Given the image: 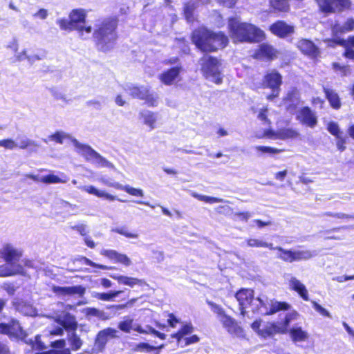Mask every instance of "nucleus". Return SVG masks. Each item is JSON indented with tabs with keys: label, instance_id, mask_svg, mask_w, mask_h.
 Returning <instances> with one entry per match:
<instances>
[{
	"label": "nucleus",
	"instance_id": "f257e3e1",
	"mask_svg": "<svg viewBox=\"0 0 354 354\" xmlns=\"http://www.w3.org/2000/svg\"><path fill=\"white\" fill-rule=\"evenodd\" d=\"M239 302L241 314L245 316L247 314L246 308L250 307L254 313L262 315H272L279 310H287L290 305L286 302L270 300L263 301L261 298L254 299L253 290L242 288L235 295Z\"/></svg>",
	"mask_w": 354,
	"mask_h": 354
},
{
	"label": "nucleus",
	"instance_id": "f03ea898",
	"mask_svg": "<svg viewBox=\"0 0 354 354\" xmlns=\"http://www.w3.org/2000/svg\"><path fill=\"white\" fill-rule=\"evenodd\" d=\"M193 43L203 52L215 51L225 47L228 38L223 32H214L205 28L195 30L192 36Z\"/></svg>",
	"mask_w": 354,
	"mask_h": 354
},
{
	"label": "nucleus",
	"instance_id": "7ed1b4c3",
	"mask_svg": "<svg viewBox=\"0 0 354 354\" xmlns=\"http://www.w3.org/2000/svg\"><path fill=\"white\" fill-rule=\"evenodd\" d=\"M230 36L234 42H257L263 38V32L256 26L241 22L238 18L228 20Z\"/></svg>",
	"mask_w": 354,
	"mask_h": 354
},
{
	"label": "nucleus",
	"instance_id": "20e7f679",
	"mask_svg": "<svg viewBox=\"0 0 354 354\" xmlns=\"http://www.w3.org/2000/svg\"><path fill=\"white\" fill-rule=\"evenodd\" d=\"M116 21L106 19L97 25V28L93 32L97 48L104 52L112 49L116 41Z\"/></svg>",
	"mask_w": 354,
	"mask_h": 354
},
{
	"label": "nucleus",
	"instance_id": "39448f33",
	"mask_svg": "<svg viewBox=\"0 0 354 354\" xmlns=\"http://www.w3.org/2000/svg\"><path fill=\"white\" fill-rule=\"evenodd\" d=\"M86 12L83 9H74L70 15L69 19H59L57 24L62 30L72 31L77 30L79 36L84 39L89 37V35L92 32L91 26H84L82 23L85 21Z\"/></svg>",
	"mask_w": 354,
	"mask_h": 354
},
{
	"label": "nucleus",
	"instance_id": "423d86ee",
	"mask_svg": "<svg viewBox=\"0 0 354 354\" xmlns=\"http://www.w3.org/2000/svg\"><path fill=\"white\" fill-rule=\"evenodd\" d=\"M207 304L228 333L238 337L244 336L243 329L239 325L235 319L225 313V310L220 305L209 301Z\"/></svg>",
	"mask_w": 354,
	"mask_h": 354
},
{
	"label": "nucleus",
	"instance_id": "0eeeda50",
	"mask_svg": "<svg viewBox=\"0 0 354 354\" xmlns=\"http://www.w3.org/2000/svg\"><path fill=\"white\" fill-rule=\"evenodd\" d=\"M201 71L204 76L210 81L219 84L222 82L219 60L209 55H204L199 60Z\"/></svg>",
	"mask_w": 354,
	"mask_h": 354
},
{
	"label": "nucleus",
	"instance_id": "6e6552de",
	"mask_svg": "<svg viewBox=\"0 0 354 354\" xmlns=\"http://www.w3.org/2000/svg\"><path fill=\"white\" fill-rule=\"evenodd\" d=\"M297 313L296 312L289 313L286 315L283 322L266 323L261 326L259 330V336L263 338L272 337L278 333H285L290 322L296 319Z\"/></svg>",
	"mask_w": 354,
	"mask_h": 354
},
{
	"label": "nucleus",
	"instance_id": "1a4fd4ad",
	"mask_svg": "<svg viewBox=\"0 0 354 354\" xmlns=\"http://www.w3.org/2000/svg\"><path fill=\"white\" fill-rule=\"evenodd\" d=\"M124 90L133 97L145 100L149 106L158 105V97L150 93L147 86H137L132 84H128L125 86Z\"/></svg>",
	"mask_w": 354,
	"mask_h": 354
},
{
	"label": "nucleus",
	"instance_id": "9d476101",
	"mask_svg": "<svg viewBox=\"0 0 354 354\" xmlns=\"http://www.w3.org/2000/svg\"><path fill=\"white\" fill-rule=\"evenodd\" d=\"M319 10L324 14L341 12L351 7L350 0H315Z\"/></svg>",
	"mask_w": 354,
	"mask_h": 354
},
{
	"label": "nucleus",
	"instance_id": "9b49d317",
	"mask_svg": "<svg viewBox=\"0 0 354 354\" xmlns=\"http://www.w3.org/2000/svg\"><path fill=\"white\" fill-rule=\"evenodd\" d=\"M282 83L281 75L276 71H272L268 73L263 79V84L265 86L272 89V94L268 95L267 98L272 100L279 95V87Z\"/></svg>",
	"mask_w": 354,
	"mask_h": 354
},
{
	"label": "nucleus",
	"instance_id": "f8f14e48",
	"mask_svg": "<svg viewBox=\"0 0 354 354\" xmlns=\"http://www.w3.org/2000/svg\"><path fill=\"white\" fill-rule=\"evenodd\" d=\"M5 305L3 300L0 299V310ZM0 333L6 334L10 336L20 337L24 335V331L19 323L15 319H12L8 324H0Z\"/></svg>",
	"mask_w": 354,
	"mask_h": 354
},
{
	"label": "nucleus",
	"instance_id": "ddd939ff",
	"mask_svg": "<svg viewBox=\"0 0 354 354\" xmlns=\"http://www.w3.org/2000/svg\"><path fill=\"white\" fill-rule=\"evenodd\" d=\"M118 331L113 328H107L100 330L95 338V346L98 351H102L111 338L118 337Z\"/></svg>",
	"mask_w": 354,
	"mask_h": 354
},
{
	"label": "nucleus",
	"instance_id": "4468645a",
	"mask_svg": "<svg viewBox=\"0 0 354 354\" xmlns=\"http://www.w3.org/2000/svg\"><path fill=\"white\" fill-rule=\"evenodd\" d=\"M297 119L304 125L314 128L317 124V117L309 107L301 109L297 115Z\"/></svg>",
	"mask_w": 354,
	"mask_h": 354
},
{
	"label": "nucleus",
	"instance_id": "2eb2a0df",
	"mask_svg": "<svg viewBox=\"0 0 354 354\" xmlns=\"http://www.w3.org/2000/svg\"><path fill=\"white\" fill-rule=\"evenodd\" d=\"M53 291L57 296L62 297L72 296L75 295L82 297L86 292V288L80 285L73 286H55L53 287Z\"/></svg>",
	"mask_w": 354,
	"mask_h": 354
},
{
	"label": "nucleus",
	"instance_id": "dca6fc26",
	"mask_svg": "<svg viewBox=\"0 0 354 354\" xmlns=\"http://www.w3.org/2000/svg\"><path fill=\"white\" fill-rule=\"evenodd\" d=\"M285 278L288 281L289 288L291 290L297 292L304 300H309L308 292L304 284L290 274H286Z\"/></svg>",
	"mask_w": 354,
	"mask_h": 354
},
{
	"label": "nucleus",
	"instance_id": "f3484780",
	"mask_svg": "<svg viewBox=\"0 0 354 354\" xmlns=\"http://www.w3.org/2000/svg\"><path fill=\"white\" fill-rule=\"evenodd\" d=\"M56 322L68 333L76 330L77 328V322L75 317L69 313H63L59 315L56 318Z\"/></svg>",
	"mask_w": 354,
	"mask_h": 354
},
{
	"label": "nucleus",
	"instance_id": "a211bd4d",
	"mask_svg": "<svg viewBox=\"0 0 354 354\" xmlns=\"http://www.w3.org/2000/svg\"><path fill=\"white\" fill-rule=\"evenodd\" d=\"M1 254L6 263L18 264L17 262L21 257L22 252L12 245L8 244L1 249Z\"/></svg>",
	"mask_w": 354,
	"mask_h": 354
},
{
	"label": "nucleus",
	"instance_id": "6ab92c4d",
	"mask_svg": "<svg viewBox=\"0 0 354 354\" xmlns=\"http://www.w3.org/2000/svg\"><path fill=\"white\" fill-rule=\"evenodd\" d=\"M297 47L302 53L312 59L317 58L320 54L318 47L312 41L308 39H304L299 41Z\"/></svg>",
	"mask_w": 354,
	"mask_h": 354
},
{
	"label": "nucleus",
	"instance_id": "aec40b11",
	"mask_svg": "<svg viewBox=\"0 0 354 354\" xmlns=\"http://www.w3.org/2000/svg\"><path fill=\"white\" fill-rule=\"evenodd\" d=\"M270 31L280 37H285L294 32V27L284 21H277L270 27Z\"/></svg>",
	"mask_w": 354,
	"mask_h": 354
},
{
	"label": "nucleus",
	"instance_id": "412c9836",
	"mask_svg": "<svg viewBox=\"0 0 354 354\" xmlns=\"http://www.w3.org/2000/svg\"><path fill=\"white\" fill-rule=\"evenodd\" d=\"M182 70L181 66H174L167 71H163L159 75V80L162 83L165 85L169 86L173 84L174 81L178 77L180 71Z\"/></svg>",
	"mask_w": 354,
	"mask_h": 354
},
{
	"label": "nucleus",
	"instance_id": "4be33fe9",
	"mask_svg": "<svg viewBox=\"0 0 354 354\" xmlns=\"http://www.w3.org/2000/svg\"><path fill=\"white\" fill-rule=\"evenodd\" d=\"M13 306L17 311L26 316H35L36 309L29 303L20 299H15Z\"/></svg>",
	"mask_w": 354,
	"mask_h": 354
},
{
	"label": "nucleus",
	"instance_id": "5701e85b",
	"mask_svg": "<svg viewBox=\"0 0 354 354\" xmlns=\"http://www.w3.org/2000/svg\"><path fill=\"white\" fill-rule=\"evenodd\" d=\"M265 135L268 138L274 137L281 140H286L290 138H295L299 136V133L291 128L281 129L274 133L271 130L265 131Z\"/></svg>",
	"mask_w": 354,
	"mask_h": 354
},
{
	"label": "nucleus",
	"instance_id": "b1692460",
	"mask_svg": "<svg viewBox=\"0 0 354 354\" xmlns=\"http://www.w3.org/2000/svg\"><path fill=\"white\" fill-rule=\"evenodd\" d=\"M71 140L75 148L77 153L85 158L88 161L92 159L95 151L91 146L80 143L77 139L71 138Z\"/></svg>",
	"mask_w": 354,
	"mask_h": 354
},
{
	"label": "nucleus",
	"instance_id": "393cba45",
	"mask_svg": "<svg viewBox=\"0 0 354 354\" xmlns=\"http://www.w3.org/2000/svg\"><path fill=\"white\" fill-rule=\"evenodd\" d=\"M276 50L274 48L268 44H262L259 46V48L256 50L254 57L257 59H272L275 56Z\"/></svg>",
	"mask_w": 354,
	"mask_h": 354
},
{
	"label": "nucleus",
	"instance_id": "a878e982",
	"mask_svg": "<svg viewBox=\"0 0 354 354\" xmlns=\"http://www.w3.org/2000/svg\"><path fill=\"white\" fill-rule=\"evenodd\" d=\"M23 272L24 268L20 264L6 263L0 266V277H1L21 274Z\"/></svg>",
	"mask_w": 354,
	"mask_h": 354
},
{
	"label": "nucleus",
	"instance_id": "bb28decb",
	"mask_svg": "<svg viewBox=\"0 0 354 354\" xmlns=\"http://www.w3.org/2000/svg\"><path fill=\"white\" fill-rule=\"evenodd\" d=\"M110 277L112 279L117 280L118 283L128 286L131 288H133L136 285L142 286L145 283V281L142 279L130 277L128 276L120 275L118 274H110Z\"/></svg>",
	"mask_w": 354,
	"mask_h": 354
},
{
	"label": "nucleus",
	"instance_id": "cd10ccee",
	"mask_svg": "<svg viewBox=\"0 0 354 354\" xmlns=\"http://www.w3.org/2000/svg\"><path fill=\"white\" fill-rule=\"evenodd\" d=\"M140 118L142 119L145 124L150 129H155V124L158 118V114L149 110H142L139 113Z\"/></svg>",
	"mask_w": 354,
	"mask_h": 354
},
{
	"label": "nucleus",
	"instance_id": "c85d7f7f",
	"mask_svg": "<svg viewBox=\"0 0 354 354\" xmlns=\"http://www.w3.org/2000/svg\"><path fill=\"white\" fill-rule=\"evenodd\" d=\"M80 189L90 194L95 195L100 198H104L110 201L115 200V196L106 193L104 191L99 190L93 185H84L77 187Z\"/></svg>",
	"mask_w": 354,
	"mask_h": 354
},
{
	"label": "nucleus",
	"instance_id": "c756f323",
	"mask_svg": "<svg viewBox=\"0 0 354 354\" xmlns=\"http://www.w3.org/2000/svg\"><path fill=\"white\" fill-rule=\"evenodd\" d=\"M354 30V19L348 18L343 24L335 23L332 28L333 32L335 34H342L351 32Z\"/></svg>",
	"mask_w": 354,
	"mask_h": 354
},
{
	"label": "nucleus",
	"instance_id": "7c9ffc66",
	"mask_svg": "<svg viewBox=\"0 0 354 354\" xmlns=\"http://www.w3.org/2000/svg\"><path fill=\"white\" fill-rule=\"evenodd\" d=\"M18 142L17 147L21 149H29L30 151L35 152L37 151V148L39 147V145L36 143L34 140L27 138L26 137H18L17 138Z\"/></svg>",
	"mask_w": 354,
	"mask_h": 354
},
{
	"label": "nucleus",
	"instance_id": "2f4dec72",
	"mask_svg": "<svg viewBox=\"0 0 354 354\" xmlns=\"http://www.w3.org/2000/svg\"><path fill=\"white\" fill-rule=\"evenodd\" d=\"M68 179V177H67L64 173L61 174V177L53 174H50L46 176H41V182L45 184L66 183Z\"/></svg>",
	"mask_w": 354,
	"mask_h": 354
},
{
	"label": "nucleus",
	"instance_id": "473e14b6",
	"mask_svg": "<svg viewBox=\"0 0 354 354\" xmlns=\"http://www.w3.org/2000/svg\"><path fill=\"white\" fill-rule=\"evenodd\" d=\"M270 6L274 12H288L290 11L289 0H270Z\"/></svg>",
	"mask_w": 354,
	"mask_h": 354
},
{
	"label": "nucleus",
	"instance_id": "72a5a7b5",
	"mask_svg": "<svg viewBox=\"0 0 354 354\" xmlns=\"http://www.w3.org/2000/svg\"><path fill=\"white\" fill-rule=\"evenodd\" d=\"M290 335L295 342L305 341L308 337V333L302 330L301 327L292 328L290 330Z\"/></svg>",
	"mask_w": 354,
	"mask_h": 354
},
{
	"label": "nucleus",
	"instance_id": "f704fd0d",
	"mask_svg": "<svg viewBox=\"0 0 354 354\" xmlns=\"http://www.w3.org/2000/svg\"><path fill=\"white\" fill-rule=\"evenodd\" d=\"M324 91L331 106L335 109L340 108L341 103L337 93H336L333 90L326 87H324Z\"/></svg>",
	"mask_w": 354,
	"mask_h": 354
},
{
	"label": "nucleus",
	"instance_id": "c9c22d12",
	"mask_svg": "<svg viewBox=\"0 0 354 354\" xmlns=\"http://www.w3.org/2000/svg\"><path fill=\"white\" fill-rule=\"evenodd\" d=\"M68 341L71 350L75 351L80 350L83 344V341L77 335L76 330L68 333Z\"/></svg>",
	"mask_w": 354,
	"mask_h": 354
},
{
	"label": "nucleus",
	"instance_id": "e433bc0d",
	"mask_svg": "<svg viewBox=\"0 0 354 354\" xmlns=\"http://www.w3.org/2000/svg\"><path fill=\"white\" fill-rule=\"evenodd\" d=\"M315 251L308 250H294V261H306L316 256Z\"/></svg>",
	"mask_w": 354,
	"mask_h": 354
},
{
	"label": "nucleus",
	"instance_id": "4c0bfd02",
	"mask_svg": "<svg viewBox=\"0 0 354 354\" xmlns=\"http://www.w3.org/2000/svg\"><path fill=\"white\" fill-rule=\"evenodd\" d=\"M344 43L345 46L344 57L354 62V36L349 37L347 41H344Z\"/></svg>",
	"mask_w": 354,
	"mask_h": 354
},
{
	"label": "nucleus",
	"instance_id": "58836bf2",
	"mask_svg": "<svg viewBox=\"0 0 354 354\" xmlns=\"http://www.w3.org/2000/svg\"><path fill=\"white\" fill-rule=\"evenodd\" d=\"M115 188L122 190V191H124L127 193H128L129 194L133 196L142 197L144 196V192H143L142 189L134 188L128 185H123L121 184H117V185L115 186Z\"/></svg>",
	"mask_w": 354,
	"mask_h": 354
},
{
	"label": "nucleus",
	"instance_id": "ea45409f",
	"mask_svg": "<svg viewBox=\"0 0 354 354\" xmlns=\"http://www.w3.org/2000/svg\"><path fill=\"white\" fill-rule=\"evenodd\" d=\"M276 248L281 252L278 255L279 259L289 263L294 262V250H286L280 246H277Z\"/></svg>",
	"mask_w": 354,
	"mask_h": 354
},
{
	"label": "nucleus",
	"instance_id": "a19ab883",
	"mask_svg": "<svg viewBox=\"0 0 354 354\" xmlns=\"http://www.w3.org/2000/svg\"><path fill=\"white\" fill-rule=\"evenodd\" d=\"M191 195L197 198L199 201H204L207 203H226L227 201L223 198L208 196L205 195L198 194L196 192H192Z\"/></svg>",
	"mask_w": 354,
	"mask_h": 354
},
{
	"label": "nucleus",
	"instance_id": "79ce46f5",
	"mask_svg": "<svg viewBox=\"0 0 354 354\" xmlns=\"http://www.w3.org/2000/svg\"><path fill=\"white\" fill-rule=\"evenodd\" d=\"M93 164H95L100 167H112L113 165L109 162L106 158L102 157L99 153L95 151L93 156H92V159L89 160Z\"/></svg>",
	"mask_w": 354,
	"mask_h": 354
},
{
	"label": "nucleus",
	"instance_id": "37998d69",
	"mask_svg": "<svg viewBox=\"0 0 354 354\" xmlns=\"http://www.w3.org/2000/svg\"><path fill=\"white\" fill-rule=\"evenodd\" d=\"M122 292V290H111L108 292L97 293L95 297L102 301H112Z\"/></svg>",
	"mask_w": 354,
	"mask_h": 354
},
{
	"label": "nucleus",
	"instance_id": "c03bdc74",
	"mask_svg": "<svg viewBox=\"0 0 354 354\" xmlns=\"http://www.w3.org/2000/svg\"><path fill=\"white\" fill-rule=\"evenodd\" d=\"M133 319L129 317H125L124 319L118 324V328L124 333H130L133 328Z\"/></svg>",
	"mask_w": 354,
	"mask_h": 354
},
{
	"label": "nucleus",
	"instance_id": "a18cd8bd",
	"mask_svg": "<svg viewBox=\"0 0 354 354\" xmlns=\"http://www.w3.org/2000/svg\"><path fill=\"white\" fill-rule=\"evenodd\" d=\"M26 342L31 345L32 349L34 350L42 351L45 348V346L41 341L40 336L39 335H36L34 339H28V340H26Z\"/></svg>",
	"mask_w": 354,
	"mask_h": 354
},
{
	"label": "nucleus",
	"instance_id": "49530a36",
	"mask_svg": "<svg viewBox=\"0 0 354 354\" xmlns=\"http://www.w3.org/2000/svg\"><path fill=\"white\" fill-rule=\"evenodd\" d=\"M193 331V326L191 324H186L182 326L180 330L174 335V337L180 340L183 336L192 333Z\"/></svg>",
	"mask_w": 354,
	"mask_h": 354
},
{
	"label": "nucleus",
	"instance_id": "de8ad7c7",
	"mask_svg": "<svg viewBox=\"0 0 354 354\" xmlns=\"http://www.w3.org/2000/svg\"><path fill=\"white\" fill-rule=\"evenodd\" d=\"M194 9V3L192 2H188L184 6V15L188 22H191L194 19L193 13Z\"/></svg>",
	"mask_w": 354,
	"mask_h": 354
},
{
	"label": "nucleus",
	"instance_id": "09e8293b",
	"mask_svg": "<svg viewBox=\"0 0 354 354\" xmlns=\"http://www.w3.org/2000/svg\"><path fill=\"white\" fill-rule=\"evenodd\" d=\"M76 261H79L82 262L83 263H84L86 265L90 266H92V267H94V268H100V269H102V270H111V269H113V268H111V267H108V266L102 265V264L96 263L92 261L91 260H90L89 259H88V258H86L85 257H81L79 259H76Z\"/></svg>",
	"mask_w": 354,
	"mask_h": 354
},
{
	"label": "nucleus",
	"instance_id": "8fccbe9b",
	"mask_svg": "<svg viewBox=\"0 0 354 354\" xmlns=\"http://www.w3.org/2000/svg\"><path fill=\"white\" fill-rule=\"evenodd\" d=\"M70 138V136L63 131H57L49 136L48 139L59 144H63L64 140Z\"/></svg>",
	"mask_w": 354,
	"mask_h": 354
},
{
	"label": "nucleus",
	"instance_id": "3c124183",
	"mask_svg": "<svg viewBox=\"0 0 354 354\" xmlns=\"http://www.w3.org/2000/svg\"><path fill=\"white\" fill-rule=\"evenodd\" d=\"M112 231L119 234L123 235L127 238L137 239L138 237V234L128 232L127 227L124 226L113 228L112 229Z\"/></svg>",
	"mask_w": 354,
	"mask_h": 354
},
{
	"label": "nucleus",
	"instance_id": "603ef678",
	"mask_svg": "<svg viewBox=\"0 0 354 354\" xmlns=\"http://www.w3.org/2000/svg\"><path fill=\"white\" fill-rule=\"evenodd\" d=\"M100 254L108 259H109L113 262L115 263L117 261L118 255L119 252L114 250H102Z\"/></svg>",
	"mask_w": 354,
	"mask_h": 354
},
{
	"label": "nucleus",
	"instance_id": "864d4df0",
	"mask_svg": "<svg viewBox=\"0 0 354 354\" xmlns=\"http://www.w3.org/2000/svg\"><path fill=\"white\" fill-rule=\"evenodd\" d=\"M333 68L336 72H339L341 75H342V76H346L351 72V70H350V68L348 66H341L338 63H333Z\"/></svg>",
	"mask_w": 354,
	"mask_h": 354
},
{
	"label": "nucleus",
	"instance_id": "5fc2aeb1",
	"mask_svg": "<svg viewBox=\"0 0 354 354\" xmlns=\"http://www.w3.org/2000/svg\"><path fill=\"white\" fill-rule=\"evenodd\" d=\"M327 129L332 135L339 138L340 131L337 122H330L328 124Z\"/></svg>",
	"mask_w": 354,
	"mask_h": 354
},
{
	"label": "nucleus",
	"instance_id": "6e6d98bb",
	"mask_svg": "<svg viewBox=\"0 0 354 354\" xmlns=\"http://www.w3.org/2000/svg\"><path fill=\"white\" fill-rule=\"evenodd\" d=\"M0 147L12 150L17 147V144L12 139H5L0 140Z\"/></svg>",
	"mask_w": 354,
	"mask_h": 354
},
{
	"label": "nucleus",
	"instance_id": "4d7b16f0",
	"mask_svg": "<svg viewBox=\"0 0 354 354\" xmlns=\"http://www.w3.org/2000/svg\"><path fill=\"white\" fill-rule=\"evenodd\" d=\"M312 304H313V308L317 312H318L320 315H322L324 317H331L330 313L326 309L323 308L321 305H319L318 303H317L315 301H313Z\"/></svg>",
	"mask_w": 354,
	"mask_h": 354
},
{
	"label": "nucleus",
	"instance_id": "13d9d810",
	"mask_svg": "<svg viewBox=\"0 0 354 354\" xmlns=\"http://www.w3.org/2000/svg\"><path fill=\"white\" fill-rule=\"evenodd\" d=\"M50 93L57 100H62L64 102H66V95L59 90L57 88H53L50 89Z\"/></svg>",
	"mask_w": 354,
	"mask_h": 354
},
{
	"label": "nucleus",
	"instance_id": "bf43d9fd",
	"mask_svg": "<svg viewBox=\"0 0 354 354\" xmlns=\"http://www.w3.org/2000/svg\"><path fill=\"white\" fill-rule=\"evenodd\" d=\"M255 149L259 151H261L263 153H268L270 154H275L281 151V150L280 149L265 146H257L255 147Z\"/></svg>",
	"mask_w": 354,
	"mask_h": 354
},
{
	"label": "nucleus",
	"instance_id": "052dcab7",
	"mask_svg": "<svg viewBox=\"0 0 354 354\" xmlns=\"http://www.w3.org/2000/svg\"><path fill=\"white\" fill-rule=\"evenodd\" d=\"M86 314L88 316L96 317L98 318H102L104 313L95 308H87L86 309Z\"/></svg>",
	"mask_w": 354,
	"mask_h": 354
},
{
	"label": "nucleus",
	"instance_id": "680f3d73",
	"mask_svg": "<svg viewBox=\"0 0 354 354\" xmlns=\"http://www.w3.org/2000/svg\"><path fill=\"white\" fill-rule=\"evenodd\" d=\"M115 263H121L125 266H129L131 264V261L126 254L119 253Z\"/></svg>",
	"mask_w": 354,
	"mask_h": 354
},
{
	"label": "nucleus",
	"instance_id": "e2e57ef3",
	"mask_svg": "<svg viewBox=\"0 0 354 354\" xmlns=\"http://www.w3.org/2000/svg\"><path fill=\"white\" fill-rule=\"evenodd\" d=\"M264 241L257 239H249L247 240V244L249 247L263 248Z\"/></svg>",
	"mask_w": 354,
	"mask_h": 354
},
{
	"label": "nucleus",
	"instance_id": "0e129e2a",
	"mask_svg": "<svg viewBox=\"0 0 354 354\" xmlns=\"http://www.w3.org/2000/svg\"><path fill=\"white\" fill-rule=\"evenodd\" d=\"M267 111H268L267 108H264V109H261L258 115V118L260 120L264 122V123L270 124V121L267 118V115H266Z\"/></svg>",
	"mask_w": 354,
	"mask_h": 354
},
{
	"label": "nucleus",
	"instance_id": "69168bd1",
	"mask_svg": "<svg viewBox=\"0 0 354 354\" xmlns=\"http://www.w3.org/2000/svg\"><path fill=\"white\" fill-rule=\"evenodd\" d=\"M73 229L76 230L82 236H86L87 230L86 226L84 224H80L73 227Z\"/></svg>",
	"mask_w": 354,
	"mask_h": 354
},
{
	"label": "nucleus",
	"instance_id": "338daca9",
	"mask_svg": "<svg viewBox=\"0 0 354 354\" xmlns=\"http://www.w3.org/2000/svg\"><path fill=\"white\" fill-rule=\"evenodd\" d=\"M66 345L64 339H59L51 342V346L57 348H64Z\"/></svg>",
	"mask_w": 354,
	"mask_h": 354
},
{
	"label": "nucleus",
	"instance_id": "774afa93",
	"mask_svg": "<svg viewBox=\"0 0 354 354\" xmlns=\"http://www.w3.org/2000/svg\"><path fill=\"white\" fill-rule=\"evenodd\" d=\"M48 16V12L46 9L41 8L34 15L35 17H38L41 19H45Z\"/></svg>",
	"mask_w": 354,
	"mask_h": 354
}]
</instances>
